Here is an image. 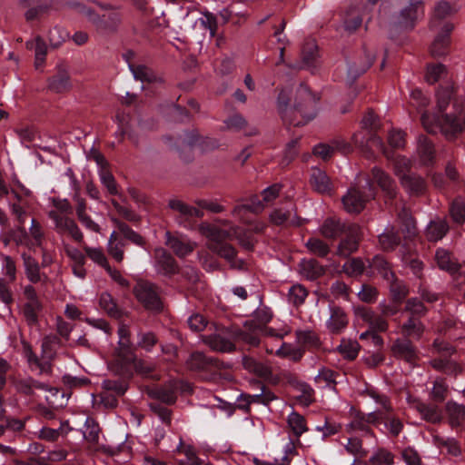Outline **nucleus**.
<instances>
[{
	"label": "nucleus",
	"mask_w": 465,
	"mask_h": 465,
	"mask_svg": "<svg viewBox=\"0 0 465 465\" xmlns=\"http://www.w3.org/2000/svg\"><path fill=\"white\" fill-rule=\"evenodd\" d=\"M252 386H255L260 389L261 393L258 394H242V399H248L250 403H261L268 405L271 401L276 399V396L272 391L268 390L265 385L258 381L253 380L251 381Z\"/></svg>",
	"instance_id": "nucleus-32"
},
{
	"label": "nucleus",
	"mask_w": 465,
	"mask_h": 465,
	"mask_svg": "<svg viewBox=\"0 0 465 465\" xmlns=\"http://www.w3.org/2000/svg\"><path fill=\"white\" fill-rule=\"evenodd\" d=\"M319 60L318 46L313 40L306 41L302 49V61L305 68L316 67Z\"/></svg>",
	"instance_id": "nucleus-39"
},
{
	"label": "nucleus",
	"mask_w": 465,
	"mask_h": 465,
	"mask_svg": "<svg viewBox=\"0 0 465 465\" xmlns=\"http://www.w3.org/2000/svg\"><path fill=\"white\" fill-rule=\"evenodd\" d=\"M100 179L104 186L107 189L108 193L112 195L118 194L117 183L108 169H102L100 171Z\"/></svg>",
	"instance_id": "nucleus-64"
},
{
	"label": "nucleus",
	"mask_w": 465,
	"mask_h": 465,
	"mask_svg": "<svg viewBox=\"0 0 465 465\" xmlns=\"http://www.w3.org/2000/svg\"><path fill=\"white\" fill-rule=\"evenodd\" d=\"M275 354L281 358H287L294 362L301 361L304 354V350L294 347L290 343L283 342L282 346L275 351Z\"/></svg>",
	"instance_id": "nucleus-49"
},
{
	"label": "nucleus",
	"mask_w": 465,
	"mask_h": 465,
	"mask_svg": "<svg viewBox=\"0 0 465 465\" xmlns=\"http://www.w3.org/2000/svg\"><path fill=\"white\" fill-rule=\"evenodd\" d=\"M297 342L303 347L318 348L321 345L318 335L312 331H296Z\"/></svg>",
	"instance_id": "nucleus-52"
},
{
	"label": "nucleus",
	"mask_w": 465,
	"mask_h": 465,
	"mask_svg": "<svg viewBox=\"0 0 465 465\" xmlns=\"http://www.w3.org/2000/svg\"><path fill=\"white\" fill-rule=\"evenodd\" d=\"M370 196L356 187H351L342 197L341 201L345 211L349 213H360L363 211Z\"/></svg>",
	"instance_id": "nucleus-17"
},
{
	"label": "nucleus",
	"mask_w": 465,
	"mask_h": 465,
	"mask_svg": "<svg viewBox=\"0 0 465 465\" xmlns=\"http://www.w3.org/2000/svg\"><path fill=\"white\" fill-rule=\"evenodd\" d=\"M310 183L312 188L320 193H329L331 191V180L321 169H312Z\"/></svg>",
	"instance_id": "nucleus-34"
},
{
	"label": "nucleus",
	"mask_w": 465,
	"mask_h": 465,
	"mask_svg": "<svg viewBox=\"0 0 465 465\" xmlns=\"http://www.w3.org/2000/svg\"><path fill=\"white\" fill-rule=\"evenodd\" d=\"M102 388L105 392L120 397L126 392L128 385L127 382L122 379H107L103 381Z\"/></svg>",
	"instance_id": "nucleus-51"
},
{
	"label": "nucleus",
	"mask_w": 465,
	"mask_h": 465,
	"mask_svg": "<svg viewBox=\"0 0 465 465\" xmlns=\"http://www.w3.org/2000/svg\"><path fill=\"white\" fill-rule=\"evenodd\" d=\"M319 100L320 97L306 84H301L295 91L293 114H300L302 120L296 121V115H294L293 119H290V124L300 126L314 119L318 112Z\"/></svg>",
	"instance_id": "nucleus-2"
},
{
	"label": "nucleus",
	"mask_w": 465,
	"mask_h": 465,
	"mask_svg": "<svg viewBox=\"0 0 465 465\" xmlns=\"http://www.w3.org/2000/svg\"><path fill=\"white\" fill-rule=\"evenodd\" d=\"M454 25L450 23L444 25L442 31L437 35L430 46V54L434 57L445 55L450 45V34Z\"/></svg>",
	"instance_id": "nucleus-25"
},
{
	"label": "nucleus",
	"mask_w": 465,
	"mask_h": 465,
	"mask_svg": "<svg viewBox=\"0 0 465 465\" xmlns=\"http://www.w3.org/2000/svg\"><path fill=\"white\" fill-rule=\"evenodd\" d=\"M287 421L289 427L296 437H300L308 430L305 418L298 412H292L288 416Z\"/></svg>",
	"instance_id": "nucleus-53"
},
{
	"label": "nucleus",
	"mask_w": 465,
	"mask_h": 465,
	"mask_svg": "<svg viewBox=\"0 0 465 465\" xmlns=\"http://www.w3.org/2000/svg\"><path fill=\"white\" fill-rule=\"evenodd\" d=\"M60 340L55 335H48L42 341V359L52 361L54 357V345L59 343Z\"/></svg>",
	"instance_id": "nucleus-58"
},
{
	"label": "nucleus",
	"mask_w": 465,
	"mask_h": 465,
	"mask_svg": "<svg viewBox=\"0 0 465 465\" xmlns=\"http://www.w3.org/2000/svg\"><path fill=\"white\" fill-rule=\"evenodd\" d=\"M305 246L312 254L321 258L326 257L331 252L328 243H326L323 240L316 237L310 238L306 242Z\"/></svg>",
	"instance_id": "nucleus-48"
},
{
	"label": "nucleus",
	"mask_w": 465,
	"mask_h": 465,
	"mask_svg": "<svg viewBox=\"0 0 465 465\" xmlns=\"http://www.w3.org/2000/svg\"><path fill=\"white\" fill-rule=\"evenodd\" d=\"M342 234L344 237L341 239L337 246L336 255L347 258L358 251L362 236L361 229L357 223H349Z\"/></svg>",
	"instance_id": "nucleus-5"
},
{
	"label": "nucleus",
	"mask_w": 465,
	"mask_h": 465,
	"mask_svg": "<svg viewBox=\"0 0 465 465\" xmlns=\"http://www.w3.org/2000/svg\"><path fill=\"white\" fill-rule=\"evenodd\" d=\"M424 15V3L422 0H410L408 5L401 9L397 16V25L404 29L411 30L417 21Z\"/></svg>",
	"instance_id": "nucleus-8"
},
{
	"label": "nucleus",
	"mask_w": 465,
	"mask_h": 465,
	"mask_svg": "<svg viewBox=\"0 0 465 465\" xmlns=\"http://www.w3.org/2000/svg\"><path fill=\"white\" fill-rule=\"evenodd\" d=\"M100 428L98 423L91 418H87L83 431L84 439L90 443H97L99 440Z\"/></svg>",
	"instance_id": "nucleus-59"
},
{
	"label": "nucleus",
	"mask_w": 465,
	"mask_h": 465,
	"mask_svg": "<svg viewBox=\"0 0 465 465\" xmlns=\"http://www.w3.org/2000/svg\"><path fill=\"white\" fill-rule=\"evenodd\" d=\"M390 292L393 302L401 303L408 295V287L394 276L392 281H388Z\"/></svg>",
	"instance_id": "nucleus-50"
},
{
	"label": "nucleus",
	"mask_w": 465,
	"mask_h": 465,
	"mask_svg": "<svg viewBox=\"0 0 465 465\" xmlns=\"http://www.w3.org/2000/svg\"><path fill=\"white\" fill-rule=\"evenodd\" d=\"M351 420L348 424V430H359L366 436L374 437V432L368 425L363 412L351 410Z\"/></svg>",
	"instance_id": "nucleus-42"
},
{
	"label": "nucleus",
	"mask_w": 465,
	"mask_h": 465,
	"mask_svg": "<svg viewBox=\"0 0 465 465\" xmlns=\"http://www.w3.org/2000/svg\"><path fill=\"white\" fill-rule=\"evenodd\" d=\"M186 367L190 371H214L230 368V364L220 361L218 358L208 357L202 351H193L185 361Z\"/></svg>",
	"instance_id": "nucleus-6"
},
{
	"label": "nucleus",
	"mask_w": 465,
	"mask_h": 465,
	"mask_svg": "<svg viewBox=\"0 0 465 465\" xmlns=\"http://www.w3.org/2000/svg\"><path fill=\"white\" fill-rule=\"evenodd\" d=\"M26 48L35 50V67L36 69L44 65L47 54V45L41 36H36L34 40L27 41Z\"/></svg>",
	"instance_id": "nucleus-36"
},
{
	"label": "nucleus",
	"mask_w": 465,
	"mask_h": 465,
	"mask_svg": "<svg viewBox=\"0 0 465 465\" xmlns=\"http://www.w3.org/2000/svg\"><path fill=\"white\" fill-rule=\"evenodd\" d=\"M97 5L103 10L108 11L107 14L102 15L96 14L91 8L84 5H78L80 12L87 17L96 28V30L103 35H112L118 31L122 24V14L118 6H113L108 4L96 3Z\"/></svg>",
	"instance_id": "nucleus-1"
},
{
	"label": "nucleus",
	"mask_w": 465,
	"mask_h": 465,
	"mask_svg": "<svg viewBox=\"0 0 465 465\" xmlns=\"http://www.w3.org/2000/svg\"><path fill=\"white\" fill-rule=\"evenodd\" d=\"M362 25L361 12L355 5L348 6L342 15V25L349 34L356 32Z\"/></svg>",
	"instance_id": "nucleus-29"
},
{
	"label": "nucleus",
	"mask_w": 465,
	"mask_h": 465,
	"mask_svg": "<svg viewBox=\"0 0 465 465\" xmlns=\"http://www.w3.org/2000/svg\"><path fill=\"white\" fill-rule=\"evenodd\" d=\"M433 443L439 449H445L449 455L459 457L462 453L460 442L454 438H443L438 434L432 436Z\"/></svg>",
	"instance_id": "nucleus-40"
},
{
	"label": "nucleus",
	"mask_w": 465,
	"mask_h": 465,
	"mask_svg": "<svg viewBox=\"0 0 465 465\" xmlns=\"http://www.w3.org/2000/svg\"><path fill=\"white\" fill-rule=\"evenodd\" d=\"M411 408L415 410L420 418L431 424H440L443 420V413L439 405L432 402H425L418 398H408Z\"/></svg>",
	"instance_id": "nucleus-9"
},
{
	"label": "nucleus",
	"mask_w": 465,
	"mask_h": 465,
	"mask_svg": "<svg viewBox=\"0 0 465 465\" xmlns=\"http://www.w3.org/2000/svg\"><path fill=\"white\" fill-rule=\"evenodd\" d=\"M401 333L405 340H420L423 335L425 326L420 319L409 317L401 326Z\"/></svg>",
	"instance_id": "nucleus-30"
},
{
	"label": "nucleus",
	"mask_w": 465,
	"mask_h": 465,
	"mask_svg": "<svg viewBox=\"0 0 465 465\" xmlns=\"http://www.w3.org/2000/svg\"><path fill=\"white\" fill-rule=\"evenodd\" d=\"M454 94V86L453 85H448L446 87H441L438 90L436 95H437V106L439 108L440 112H444L449 104L450 101L452 98V95Z\"/></svg>",
	"instance_id": "nucleus-56"
},
{
	"label": "nucleus",
	"mask_w": 465,
	"mask_h": 465,
	"mask_svg": "<svg viewBox=\"0 0 465 465\" xmlns=\"http://www.w3.org/2000/svg\"><path fill=\"white\" fill-rule=\"evenodd\" d=\"M136 360L134 348L114 351V360L110 363V369L122 376H130L132 374L133 363Z\"/></svg>",
	"instance_id": "nucleus-11"
},
{
	"label": "nucleus",
	"mask_w": 465,
	"mask_h": 465,
	"mask_svg": "<svg viewBox=\"0 0 465 465\" xmlns=\"http://www.w3.org/2000/svg\"><path fill=\"white\" fill-rule=\"evenodd\" d=\"M368 269L361 258H352L343 265L344 272L350 276H359Z\"/></svg>",
	"instance_id": "nucleus-60"
},
{
	"label": "nucleus",
	"mask_w": 465,
	"mask_h": 465,
	"mask_svg": "<svg viewBox=\"0 0 465 465\" xmlns=\"http://www.w3.org/2000/svg\"><path fill=\"white\" fill-rule=\"evenodd\" d=\"M208 249L216 253L220 257L225 259L232 269H242L243 267V261L236 259V250L234 247L224 242L223 243H213L208 245Z\"/></svg>",
	"instance_id": "nucleus-23"
},
{
	"label": "nucleus",
	"mask_w": 465,
	"mask_h": 465,
	"mask_svg": "<svg viewBox=\"0 0 465 465\" xmlns=\"http://www.w3.org/2000/svg\"><path fill=\"white\" fill-rule=\"evenodd\" d=\"M185 384L182 381L172 380L160 387L152 389L148 391L151 398L159 400L166 404H173L176 401V393L179 390H184Z\"/></svg>",
	"instance_id": "nucleus-15"
},
{
	"label": "nucleus",
	"mask_w": 465,
	"mask_h": 465,
	"mask_svg": "<svg viewBox=\"0 0 465 465\" xmlns=\"http://www.w3.org/2000/svg\"><path fill=\"white\" fill-rule=\"evenodd\" d=\"M401 187L410 196H421L427 191L426 180L418 173H410L399 180Z\"/></svg>",
	"instance_id": "nucleus-18"
},
{
	"label": "nucleus",
	"mask_w": 465,
	"mask_h": 465,
	"mask_svg": "<svg viewBox=\"0 0 465 465\" xmlns=\"http://www.w3.org/2000/svg\"><path fill=\"white\" fill-rule=\"evenodd\" d=\"M84 250L86 255L95 263L104 268L109 265L107 258L101 248H92L87 245H84Z\"/></svg>",
	"instance_id": "nucleus-63"
},
{
	"label": "nucleus",
	"mask_w": 465,
	"mask_h": 465,
	"mask_svg": "<svg viewBox=\"0 0 465 465\" xmlns=\"http://www.w3.org/2000/svg\"><path fill=\"white\" fill-rule=\"evenodd\" d=\"M166 245L172 249V251L179 258H183L193 252L196 247V243L191 242L184 236H174L170 232L165 233Z\"/></svg>",
	"instance_id": "nucleus-20"
},
{
	"label": "nucleus",
	"mask_w": 465,
	"mask_h": 465,
	"mask_svg": "<svg viewBox=\"0 0 465 465\" xmlns=\"http://www.w3.org/2000/svg\"><path fill=\"white\" fill-rule=\"evenodd\" d=\"M371 174L374 182L380 186L385 194L390 199H394L397 194L396 184L390 174L377 166L371 169Z\"/></svg>",
	"instance_id": "nucleus-26"
},
{
	"label": "nucleus",
	"mask_w": 465,
	"mask_h": 465,
	"mask_svg": "<svg viewBox=\"0 0 465 465\" xmlns=\"http://www.w3.org/2000/svg\"><path fill=\"white\" fill-rule=\"evenodd\" d=\"M379 245L384 252H391L401 244V236L393 226L379 235Z\"/></svg>",
	"instance_id": "nucleus-38"
},
{
	"label": "nucleus",
	"mask_w": 465,
	"mask_h": 465,
	"mask_svg": "<svg viewBox=\"0 0 465 465\" xmlns=\"http://www.w3.org/2000/svg\"><path fill=\"white\" fill-rule=\"evenodd\" d=\"M156 270L159 273L171 276L178 272L179 267L175 259L163 248L154 251Z\"/></svg>",
	"instance_id": "nucleus-19"
},
{
	"label": "nucleus",
	"mask_w": 465,
	"mask_h": 465,
	"mask_svg": "<svg viewBox=\"0 0 465 465\" xmlns=\"http://www.w3.org/2000/svg\"><path fill=\"white\" fill-rule=\"evenodd\" d=\"M47 88L51 92L61 94L71 89L69 66L64 61H60L55 66V74L47 80Z\"/></svg>",
	"instance_id": "nucleus-10"
},
{
	"label": "nucleus",
	"mask_w": 465,
	"mask_h": 465,
	"mask_svg": "<svg viewBox=\"0 0 465 465\" xmlns=\"http://www.w3.org/2000/svg\"><path fill=\"white\" fill-rule=\"evenodd\" d=\"M417 153L422 164H431L435 157V149L431 141L424 135H420L418 139Z\"/></svg>",
	"instance_id": "nucleus-35"
},
{
	"label": "nucleus",
	"mask_w": 465,
	"mask_h": 465,
	"mask_svg": "<svg viewBox=\"0 0 465 465\" xmlns=\"http://www.w3.org/2000/svg\"><path fill=\"white\" fill-rule=\"evenodd\" d=\"M391 351L395 358L411 365H415L419 360L417 348L411 340L396 339L391 347Z\"/></svg>",
	"instance_id": "nucleus-16"
},
{
	"label": "nucleus",
	"mask_w": 465,
	"mask_h": 465,
	"mask_svg": "<svg viewBox=\"0 0 465 465\" xmlns=\"http://www.w3.org/2000/svg\"><path fill=\"white\" fill-rule=\"evenodd\" d=\"M449 229V224L445 220L431 221L426 228L425 235L429 242H437L446 235Z\"/></svg>",
	"instance_id": "nucleus-37"
},
{
	"label": "nucleus",
	"mask_w": 465,
	"mask_h": 465,
	"mask_svg": "<svg viewBox=\"0 0 465 465\" xmlns=\"http://www.w3.org/2000/svg\"><path fill=\"white\" fill-rule=\"evenodd\" d=\"M48 217L54 221V230L59 234H67L76 242H84V234L74 219L61 215L56 211H49Z\"/></svg>",
	"instance_id": "nucleus-7"
},
{
	"label": "nucleus",
	"mask_w": 465,
	"mask_h": 465,
	"mask_svg": "<svg viewBox=\"0 0 465 465\" xmlns=\"http://www.w3.org/2000/svg\"><path fill=\"white\" fill-rule=\"evenodd\" d=\"M199 232L209 239L207 246L213 243H223L226 240L232 238V228L230 231H226L209 223H202L199 225Z\"/></svg>",
	"instance_id": "nucleus-22"
},
{
	"label": "nucleus",
	"mask_w": 465,
	"mask_h": 465,
	"mask_svg": "<svg viewBox=\"0 0 465 465\" xmlns=\"http://www.w3.org/2000/svg\"><path fill=\"white\" fill-rule=\"evenodd\" d=\"M168 207L177 213L175 221L183 226H186L193 217L202 218L204 215L201 209L191 206L179 199L169 200Z\"/></svg>",
	"instance_id": "nucleus-14"
},
{
	"label": "nucleus",
	"mask_w": 465,
	"mask_h": 465,
	"mask_svg": "<svg viewBox=\"0 0 465 465\" xmlns=\"http://www.w3.org/2000/svg\"><path fill=\"white\" fill-rule=\"evenodd\" d=\"M137 337V346L146 351H152L158 342V338L153 331H140L138 332Z\"/></svg>",
	"instance_id": "nucleus-57"
},
{
	"label": "nucleus",
	"mask_w": 465,
	"mask_h": 465,
	"mask_svg": "<svg viewBox=\"0 0 465 465\" xmlns=\"http://www.w3.org/2000/svg\"><path fill=\"white\" fill-rule=\"evenodd\" d=\"M243 328L244 330L234 325V330L231 331L232 335L235 337L236 341H242L252 347H257L260 344V336L264 335L261 325H257L255 321H246Z\"/></svg>",
	"instance_id": "nucleus-12"
},
{
	"label": "nucleus",
	"mask_w": 465,
	"mask_h": 465,
	"mask_svg": "<svg viewBox=\"0 0 465 465\" xmlns=\"http://www.w3.org/2000/svg\"><path fill=\"white\" fill-rule=\"evenodd\" d=\"M331 316L327 322V328L331 333L338 334L348 325L349 319L344 310L336 305H330Z\"/></svg>",
	"instance_id": "nucleus-24"
},
{
	"label": "nucleus",
	"mask_w": 465,
	"mask_h": 465,
	"mask_svg": "<svg viewBox=\"0 0 465 465\" xmlns=\"http://www.w3.org/2000/svg\"><path fill=\"white\" fill-rule=\"evenodd\" d=\"M301 273L308 280L313 281L325 274L326 269L317 260H302L300 263Z\"/></svg>",
	"instance_id": "nucleus-33"
},
{
	"label": "nucleus",
	"mask_w": 465,
	"mask_h": 465,
	"mask_svg": "<svg viewBox=\"0 0 465 465\" xmlns=\"http://www.w3.org/2000/svg\"><path fill=\"white\" fill-rule=\"evenodd\" d=\"M40 302H25L23 307V315L28 325H34L38 322V312L41 311Z\"/></svg>",
	"instance_id": "nucleus-55"
},
{
	"label": "nucleus",
	"mask_w": 465,
	"mask_h": 465,
	"mask_svg": "<svg viewBox=\"0 0 465 465\" xmlns=\"http://www.w3.org/2000/svg\"><path fill=\"white\" fill-rule=\"evenodd\" d=\"M100 307L111 317L119 319L123 316V311L117 306L112 295L108 292L101 294L99 299Z\"/></svg>",
	"instance_id": "nucleus-44"
},
{
	"label": "nucleus",
	"mask_w": 465,
	"mask_h": 465,
	"mask_svg": "<svg viewBox=\"0 0 465 465\" xmlns=\"http://www.w3.org/2000/svg\"><path fill=\"white\" fill-rule=\"evenodd\" d=\"M350 223H344L337 217L326 218L321 225L319 231L322 237L329 240H335L347 229Z\"/></svg>",
	"instance_id": "nucleus-21"
},
{
	"label": "nucleus",
	"mask_w": 465,
	"mask_h": 465,
	"mask_svg": "<svg viewBox=\"0 0 465 465\" xmlns=\"http://www.w3.org/2000/svg\"><path fill=\"white\" fill-rule=\"evenodd\" d=\"M352 140L367 158L373 156L371 152L373 146L381 150L386 158L391 159L392 157V153L385 147L382 139L376 134V132L369 133L367 138H360V134H354Z\"/></svg>",
	"instance_id": "nucleus-13"
},
{
	"label": "nucleus",
	"mask_w": 465,
	"mask_h": 465,
	"mask_svg": "<svg viewBox=\"0 0 465 465\" xmlns=\"http://www.w3.org/2000/svg\"><path fill=\"white\" fill-rule=\"evenodd\" d=\"M447 420L452 429H457L465 423V405L454 401H449L445 404Z\"/></svg>",
	"instance_id": "nucleus-28"
},
{
	"label": "nucleus",
	"mask_w": 465,
	"mask_h": 465,
	"mask_svg": "<svg viewBox=\"0 0 465 465\" xmlns=\"http://www.w3.org/2000/svg\"><path fill=\"white\" fill-rule=\"evenodd\" d=\"M25 275L32 283H37L41 281L40 266L37 261L25 252L22 253Z\"/></svg>",
	"instance_id": "nucleus-43"
},
{
	"label": "nucleus",
	"mask_w": 465,
	"mask_h": 465,
	"mask_svg": "<svg viewBox=\"0 0 465 465\" xmlns=\"http://www.w3.org/2000/svg\"><path fill=\"white\" fill-rule=\"evenodd\" d=\"M133 292L146 311L155 314L163 311V302L160 297L159 288L154 283L139 281L134 285Z\"/></svg>",
	"instance_id": "nucleus-3"
},
{
	"label": "nucleus",
	"mask_w": 465,
	"mask_h": 465,
	"mask_svg": "<svg viewBox=\"0 0 465 465\" xmlns=\"http://www.w3.org/2000/svg\"><path fill=\"white\" fill-rule=\"evenodd\" d=\"M232 330H234V325L219 328L216 332L203 336V341L214 351L233 352L236 351V340L231 333Z\"/></svg>",
	"instance_id": "nucleus-4"
},
{
	"label": "nucleus",
	"mask_w": 465,
	"mask_h": 465,
	"mask_svg": "<svg viewBox=\"0 0 465 465\" xmlns=\"http://www.w3.org/2000/svg\"><path fill=\"white\" fill-rule=\"evenodd\" d=\"M435 260L440 269L447 271L451 274L457 273L460 269L458 260L447 250H437Z\"/></svg>",
	"instance_id": "nucleus-31"
},
{
	"label": "nucleus",
	"mask_w": 465,
	"mask_h": 465,
	"mask_svg": "<svg viewBox=\"0 0 465 465\" xmlns=\"http://www.w3.org/2000/svg\"><path fill=\"white\" fill-rule=\"evenodd\" d=\"M374 54L371 52L364 53V61L359 63L353 62L349 64L348 75L353 81L361 74H364L373 64Z\"/></svg>",
	"instance_id": "nucleus-41"
},
{
	"label": "nucleus",
	"mask_w": 465,
	"mask_h": 465,
	"mask_svg": "<svg viewBox=\"0 0 465 465\" xmlns=\"http://www.w3.org/2000/svg\"><path fill=\"white\" fill-rule=\"evenodd\" d=\"M449 213L454 223L463 224L465 223V198L456 197L450 204Z\"/></svg>",
	"instance_id": "nucleus-46"
},
{
	"label": "nucleus",
	"mask_w": 465,
	"mask_h": 465,
	"mask_svg": "<svg viewBox=\"0 0 465 465\" xmlns=\"http://www.w3.org/2000/svg\"><path fill=\"white\" fill-rule=\"evenodd\" d=\"M384 418V424L390 433L393 437H397L403 430V423L400 418L395 416L392 412L386 413Z\"/></svg>",
	"instance_id": "nucleus-61"
},
{
	"label": "nucleus",
	"mask_w": 465,
	"mask_h": 465,
	"mask_svg": "<svg viewBox=\"0 0 465 465\" xmlns=\"http://www.w3.org/2000/svg\"><path fill=\"white\" fill-rule=\"evenodd\" d=\"M449 394V387L442 378H438L433 381L432 389L430 392V400L435 403L443 402Z\"/></svg>",
	"instance_id": "nucleus-47"
},
{
	"label": "nucleus",
	"mask_w": 465,
	"mask_h": 465,
	"mask_svg": "<svg viewBox=\"0 0 465 465\" xmlns=\"http://www.w3.org/2000/svg\"><path fill=\"white\" fill-rule=\"evenodd\" d=\"M447 74V68L442 64H431L427 68L426 80L433 84Z\"/></svg>",
	"instance_id": "nucleus-62"
},
{
	"label": "nucleus",
	"mask_w": 465,
	"mask_h": 465,
	"mask_svg": "<svg viewBox=\"0 0 465 465\" xmlns=\"http://www.w3.org/2000/svg\"><path fill=\"white\" fill-rule=\"evenodd\" d=\"M224 124L226 125V129L234 131V132H240L244 131L246 134L248 135H253L256 134L257 132L255 129H252L251 131H246V128L248 126V123L246 119L240 114H235L228 117Z\"/></svg>",
	"instance_id": "nucleus-45"
},
{
	"label": "nucleus",
	"mask_w": 465,
	"mask_h": 465,
	"mask_svg": "<svg viewBox=\"0 0 465 465\" xmlns=\"http://www.w3.org/2000/svg\"><path fill=\"white\" fill-rule=\"evenodd\" d=\"M377 272L385 281H392L395 273L391 270V264L387 260L380 254L375 255L372 259L368 260V274H373Z\"/></svg>",
	"instance_id": "nucleus-27"
},
{
	"label": "nucleus",
	"mask_w": 465,
	"mask_h": 465,
	"mask_svg": "<svg viewBox=\"0 0 465 465\" xmlns=\"http://www.w3.org/2000/svg\"><path fill=\"white\" fill-rule=\"evenodd\" d=\"M404 312H409V317L420 319L426 315L428 310L418 298H411L406 302Z\"/></svg>",
	"instance_id": "nucleus-54"
}]
</instances>
